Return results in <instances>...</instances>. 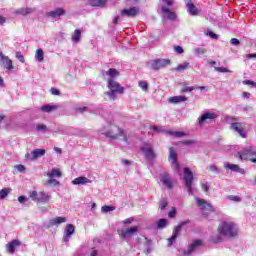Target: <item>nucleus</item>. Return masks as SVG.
<instances>
[{
	"mask_svg": "<svg viewBox=\"0 0 256 256\" xmlns=\"http://www.w3.org/2000/svg\"><path fill=\"white\" fill-rule=\"evenodd\" d=\"M218 233H220V235H223V237L232 239L233 237H237L239 233V226L235 222L224 221L219 224Z\"/></svg>",
	"mask_w": 256,
	"mask_h": 256,
	"instance_id": "nucleus-1",
	"label": "nucleus"
},
{
	"mask_svg": "<svg viewBox=\"0 0 256 256\" xmlns=\"http://www.w3.org/2000/svg\"><path fill=\"white\" fill-rule=\"evenodd\" d=\"M107 88L109 89V91H107L105 95H107L110 101H115V99H117L118 93H125V88L122 87L121 84H119L114 79H108Z\"/></svg>",
	"mask_w": 256,
	"mask_h": 256,
	"instance_id": "nucleus-2",
	"label": "nucleus"
},
{
	"mask_svg": "<svg viewBox=\"0 0 256 256\" xmlns=\"http://www.w3.org/2000/svg\"><path fill=\"white\" fill-rule=\"evenodd\" d=\"M235 157L240 160V161H251V163H256V152L253 151V147L249 146L246 147L240 151H238L235 154Z\"/></svg>",
	"mask_w": 256,
	"mask_h": 256,
	"instance_id": "nucleus-3",
	"label": "nucleus"
},
{
	"mask_svg": "<svg viewBox=\"0 0 256 256\" xmlns=\"http://www.w3.org/2000/svg\"><path fill=\"white\" fill-rule=\"evenodd\" d=\"M184 183L188 192V195H193V171L191 168L185 167L184 168Z\"/></svg>",
	"mask_w": 256,
	"mask_h": 256,
	"instance_id": "nucleus-4",
	"label": "nucleus"
},
{
	"mask_svg": "<svg viewBox=\"0 0 256 256\" xmlns=\"http://www.w3.org/2000/svg\"><path fill=\"white\" fill-rule=\"evenodd\" d=\"M147 65L153 71H159V69H164V67L171 65V60H169V59H154V60L148 61Z\"/></svg>",
	"mask_w": 256,
	"mask_h": 256,
	"instance_id": "nucleus-5",
	"label": "nucleus"
},
{
	"mask_svg": "<svg viewBox=\"0 0 256 256\" xmlns=\"http://www.w3.org/2000/svg\"><path fill=\"white\" fill-rule=\"evenodd\" d=\"M219 117V114L214 111H205L201 116L198 118V125L202 127V125H205V123H211L212 121H215Z\"/></svg>",
	"mask_w": 256,
	"mask_h": 256,
	"instance_id": "nucleus-6",
	"label": "nucleus"
},
{
	"mask_svg": "<svg viewBox=\"0 0 256 256\" xmlns=\"http://www.w3.org/2000/svg\"><path fill=\"white\" fill-rule=\"evenodd\" d=\"M30 199L35 201L36 203H49L51 201V196L45 192H37V191H32L30 192L29 195Z\"/></svg>",
	"mask_w": 256,
	"mask_h": 256,
	"instance_id": "nucleus-7",
	"label": "nucleus"
},
{
	"mask_svg": "<svg viewBox=\"0 0 256 256\" xmlns=\"http://www.w3.org/2000/svg\"><path fill=\"white\" fill-rule=\"evenodd\" d=\"M185 225H189V220L180 222L173 230L172 236L168 239V247H171L175 241H177V237L181 235V231H183V227Z\"/></svg>",
	"mask_w": 256,
	"mask_h": 256,
	"instance_id": "nucleus-8",
	"label": "nucleus"
},
{
	"mask_svg": "<svg viewBox=\"0 0 256 256\" xmlns=\"http://www.w3.org/2000/svg\"><path fill=\"white\" fill-rule=\"evenodd\" d=\"M200 247H203V240L195 239L192 241L187 249L182 250V253L186 256L193 255V253H195Z\"/></svg>",
	"mask_w": 256,
	"mask_h": 256,
	"instance_id": "nucleus-9",
	"label": "nucleus"
},
{
	"mask_svg": "<svg viewBox=\"0 0 256 256\" xmlns=\"http://www.w3.org/2000/svg\"><path fill=\"white\" fill-rule=\"evenodd\" d=\"M140 151H142L146 161H154L157 154H155V150L149 144H144L141 146Z\"/></svg>",
	"mask_w": 256,
	"mask_h": 256,
	"instance_id": "nucleus-10",
	"label": "nucleus"
},
{
	"mask_svg": "<svg viewBox=\"0 0 256 256\" xmlns=\"http://www.w3.org/2000/svg\"><path fill=\"white\" fill-rule=\"evenodd\" d=\"M137 231H139V227L138 226H132L130 228H125L119 231V236L121 237V239H127L128 237H133V235H135V233H137Z\"/></svg>",
	"mask_w": 256,
	"mask_h": 256,
	"instance_id": "nucleus-11",
	"label": "nucleus"
},
{
	"mask_svg": "<svg viewBox=\"0 0 256 256\" xmlns=\"http://www.w3.org/2000/svg\"><path fill=\"white\" fill-rule=\"evenodd\" d=\"M0 65L8 71H11V69H13V61L9 59V56H5L3 52H0Z\"/></svg>",
	"mask_w": 256,
	"mask_h": 256,
	"instance_id": "nucleus-12",
	"label": "nucleus"
},
{
	"mask_svg": "<svg viewBox=\"0 0 256 256\" xmlns=\"http://www.w3.org/2000/svg\"><path fill=\"white\" fill-rule=\"evenodd\" d=\"M185 4H186L189 15H191L192 17L199 16V13H201V10L195 7V4H193L191 0H185Z\"/></svg>",
	"mask_w": 256,
	"mask_h": 256,
	"instance_id": "nucleus-13",
	"label": "nucleus"
},
{
	"mask_svg": "<svg viewBox=\"0 0 256 256\" xmlns=\"http://www.w3.org/2000/svg\"><path fill=\"white\" fill-rule=\"evenodd\" d=\"M120 14L123 17H137V15H139V8L131 7L129 9H123L121 10Z\"/></svg>",
	"mask_w": 256,
	"mask_h": 256,
	"instance_id": "nucleus-14",
	"label": "nucleus"
},
{
	"mask_svg": "<svg viewBox=\"0 0 256 256\" xmlns=\"http://www.w3.org/2000/svg\"><path fill=\"white\" fill-rule=\"evenodd\" d=\"M196 201L199 209H201L202 211H205V209H207V211H214L213 205H211V203H208L205 199L196 198Z\"/></svg>",
	"mask_w": 256,
	"mask_h": 256,
	"instance_id": "nucleus-15",
	"label": "nucleus"
},
{
	"mask_svg": "<svg viewBox=\"0 0 256 256\" xmlns=\"http://www.w3.org/2000/svg\"><path fill=\"white\" fill-rule=\"evenodd\" d=\"M225 169H230V171H233L234 173H240V175H245V169L239 167L237 164H231V163H224Z\"/></svg>",
	"mask_w": 256,
	"mask_h": 256,
	"instance_id": "nucleus-16",
	"label": "nucleus"
},
{
	"mask_svg": "<svg viewBox=\"0 0 256 256\" xmlns=\"http://www.w3.org/2000/svg\"><path fill=\"white\" fill-rule=\"evenodd\" d=\"M124 131L123 130H118V134L113 133V130H108L106 132H102L101 135L104 137L113 140V139H119L123 135Z\"/></svg>",
	"mask_w": 256,
	"mask_h": 256,
	"instance_id": "nucleus-17",
	"label": "nucleus"
},
{
	"mask_svg": "<svg viewBox=\"0 0 256 256\" xmlns=\"http://www.w3.org/2000/svg\"><path fill=\"white\" fill-rule=\"evenodd\" d=\"M45 153H46L45 149H35L31 152V154H28V159H30V161H35V159H39V157H43Z\"/></svg>",
	"mask_w": 256,
	"mask_h": 256,
	"instance_id": "nucleus-18",
	"label": "nucleus"
},
{
	"mask_svg": "<svg viewBox=\"0 0 256 256\" xmlns=\"http://www.w3.org/2000/svg\"><path fill=\"white\" fill-rule=\"evenodd\" d=\"M75 233V226L73 224H67L65 229L64 242L67 243L71 239V235Z\"/></svg>",
	"mask_w": 256,
	"mask_h": 256,
	"instance_id": "nucleus-19",
	"label": "nucleus"
},
{
	"mask_svg": "<svg viewBox=\"0 0 256 256\" xmlns=\"http://www.w3.org/2000/svg\"><path fill=\"white\" fill-rule=\"evenodd\" d=\"M160 181L164 187H167V189H173V182H171L169 174H161Z\"/></svg>",
	"mask_w": 256,
	"mask_h": 256,
	"instance_id": "nucleus-20",
	"label": "nucleus"
},
{
	"mask_svg": "<svg viewBox=\"0 0 256 256\" xmlns=\"http://www.w3.org/2000/svg\"><path fill=\"white\" fill-rule=\"evenodd\" d=\"M15 247H21V241L15 239L6 245L8 253H15Z\"/></svg>",
	"mask_w": 256,
	"mask_h": 256,
	"instance_id": "nucleus-21",
	"label": "nucleus"
},
{
	"mask_svg": "<svg viewBox=\"0 0 256 256\" xmlns=\"http://www.w3.org/2000/svg\"><path fill=\"white\" fill-rule=\"evenodd\" d=\"M46 15L47 17H52V19H57V17L65 15V10L63 8H56L54 11H50Z\"/></svg>",
	"mask_w": 256,
	"mask_h": 256,
	"instance_id": "nucleus-22",
	"label": "nucleus"
},
{
	"mask_svg": "<svg viewBox=\"0 0 256 256\" xmlns=\"http://www.w3.org/2000/svg\"><path fill=\"white\" fill-rule=\"evenodd\" d=\"M169 161L172 165H176V169H179V163L177 162V152L172 147L169 148Z\"/></svg>",
	"mask_w": 256,
	"mask_h": 256,
	"instance_id": "nucleus-23",
	"label": "nucleus"
},
{
	"mask_svg": "<svg viewBox=\"0 0 256 256\" xmlns=\"http://www.w3.org/2000/svg\"><path fill=\"white\" fill-rule=\"evenodd\" d=\"M87 183H91V180L85 176L77 177L72 181V185H87Z\"/></svg>",
	"mask_w": 256,
	"mask_h": 256,
	"instance_id": "nucleus-24",
	"label": "nucleus"
},
{
	"mask_svg": "<svg viewBox=\"0 0 256 256\" xmlns=\"http://www.w3.org/2000/svg\"><path fill=\"white\" fill-rule=\"evenodd\" d=\"M61 223H67V218L63 216H58L49 221V226L53 227L55 225H61Z\"/></svg>",
	"mask_w": 256,
	"mask_h": 256,
	"instance_id": "nucleus-25",
	"label": "nucleus"
},
{
	"mask_svg": "<svg viewBox=\"0 0 256 256\" xmlns=\"http://www.w3.org/2000/svg\"><path fill=\"white\" fill-rule=\"evenodd\" d=\"M185 101H187L186 96H174L168 99V103H171L172 105H177V103H183Z\"/></svg>",
	"mask_w": 256,
	"mask_h": 256,
	"instance_id": "nucleus-26",
	"label": "nucleus"
},
{
	"mask_svg": "<svg viewBox=\"0 0 256 256\" xmlns=\"http://www.w3.org/2000/svg\"><path fill=\"white\" fill-rule=\"evenodd\" d=\"M57 109H59V106L50 104L43 105L40 107V111H43V113H51V111H55Z\"/></svg>",
	"mask_w": 256,
	"mask_h": 256,
	"instance_id": "nucleus-27",
	"label": "nucleus"
},
{
	"mask_svg": "<svg viewBox=\"0 0 256 256\" xmlns=\"http://www.w3.org/2000/svg\"><path fill=\"white\" fill-rule=\"evenodd\" d=\"M34 11L35 9L33 8H20L15 11V14L25 16V15H31V13H33Z\"/></svg>",
	"mask_w": 256,
	"mask_h": 256,
	"instance_id": "nucleus-28",
	"label": "nucleus"
},
{
	"mask_svg": "<svg viewBox=\"0 0 256 256\" xmlns=\"http://www.w3.org/2000/svg\"><path fill=\"white\" fill-rule=\"evenodd\" d=\"M107 77H109L108 79H113L115 81V79H117V77H119V71L115 68H110L107 72H106Z\"/></svg>",
	"mask_w": 256,
	"mask_h": 256,
	"instance_id": "nucleus-29",
	"label": "nucleus"
},
{
	"mask_svg": "<svg viewBox=\"0 0 256 256\" xmlns=\"http://www.w3.org/2000/svg\"><path fill=\"white\" fill-rule=\"evenodd\" d=\"M61 175V170L55 168H53L51 172L47 173V177H49V179H55V177H61Z\"/></svg>",
	"mask_w": 256,
	"mask_h": 256,
	"instance_id": "nucleus-30",
	"label": "nucleus"
},
{
	"mask_svg": "<svg viewBox=\"0 0 256 256\" xmlns=\"http://www.w3.org/2000/svg\"><path fill=\"white\" fill-rule=\"evenodd\" d=\"M189 69V62H183L182 64L178 65L174 71L177 73H183V71Z\"/></svg>",
	"mask_w": 256,
	"mask_h": 256,
	"instance_id": "nucleus-31",
	"label": "nucleus"
},
{
	"mask_svg": "<svg viewBox=\"0 0 256 256\" xmlns=\"http://www.w3.org/2000/svg\"><path fill=\"white\" fill-rule=\"evenodd\" d=\"M234 135H236L237 137H242V139H247V130L234 129Z\"/></svg>",
	"mask_w": 256,
	"mask_h": 256,
	"instance_id": "nucleus-32",
	"label": "nucleus"
},
{
	"mask_svg": "<svg viewBox=\"0 0 256 256\" xmlns=\"http://www.w3.org/2000/svg\"><path fill=\"white\" fill-rule=\"evenodd\" d=\"M72 41L73 43H79L81 41V30L76 29L72 34Z\"/></svg>",
	"mask_w": 256,
	"mask_h": 256,
	"instance_id": "nucleus-33",
	"label": "nucleus"
},
{
	"mask_svg": "<svg viewBox=\"0 0 256 256\" xmlns=\"http://www.w3.org/2000/svg\"><path fill=\"white\" fill-rule=\"evenodd\" d=\"M156 227H157V229H165V227H167V219H165V218H160V219L156 222Z\"/></svg>",
	"mask_w": 256,
	"mask_h": 256,
	"instance_id": "nucleus-34",
	"label": "nucleus"
},
{
	"mask_svg": "<svg viewBox=\"0 0 256 256\" xmlns=\"http://www.w3.org/2000/svg\"><path fill=\"white\" fill-rule=\"evenodd\" d=\"M35 59H37L39 63H43V60L45 59L43 49L36 50Z\"/></svg>",
	"mask_w": 256,
	"mask_h": 256,
	"instance_id": "nucleus-35",
	"label": "nucleus"
},
{
	"mask_svg": "<svg viewBox=\"0 0 256 256\" xmlns=\"http://www.w3.org/2000/svg\"><path fill=\"white\" fill-rule=\"evenodd\" d=\"M168 134L169 135H172V137H177V138H180V137H186L187 134L185 132H182V131H173V130H169L168 131Z\"/></svg>",
	"mask_w": 256,
	"mask_h": 256,
	"instance_id": "nucleus-36",
	"label": "nucleus"
},
{
	"mask_svg": "<svg viewBox=\"0 0 256 256\" xmlns=\"http://www.w3.org/2000/svg\"><path fill=\"white\" fill-rule=\"evenodd\" d=\"M90 5L92 7H103V5H105V2L103 0H90Z\"/></svg>",
	"mask_w": 256,
	"mask_h": 256,
	"instance_id": "nucleus-37",
	"label": "nucleus"
},
{
	"mask_svg": "<svg viewBox=\"0 0 256 256\" xmlns=\"http://www.w3.org/2000/svg\"><path fill=\"white\" fill-rule=\"evenodd\" d=\"M10 193H11V188H4L0 190V199H5V197H7V195H9Z\"/></svg>",
	"mask_w": 256,
	"mask_h": 256,
	"instance_id": "nucleus-38",
	"label": "nucleus"
},
{
	"mask_svg": "<svg viewBox=\"0 0 256 256\" xmlns=\"http://www.w3.org/2000/svg\"><path fill=\"white\" fill-rule=\"evenodd\" d=\"M211 241L212 243H221V241H223V237L221 236V234H218V235L212 236Z\"/></svg>",
	"mask_w": 256,
	"mask_h": 256,
	"instance_id": "nucleus-39",
	"label": "nucleus"
},
{
	"mask_svg": "<svg viewBox=\"0 0 256 256\" xmlns=\"http://www.w3.org/2000/svg\"><path fill=\"white\" fill-rule=\"evenodd\" d=\"M138 85L142 91H147V89H149V84L147 81H139Z\"/></svg>",
	"mask_w": 256,
	"mask_h": 256,
	"instance_id": "nucleus-40",
	"label": "nucleus"
},
{
	"mask_svg": "<svg viewBox=\"0 0 256 256\" xmlns=\"http://www.w3.org/2000/svg\"><path fill=\"white\" fill-rule=\"evenodd\" d=\"M214 69L218 73H232L231 70H229L228 68H225V67H214Z\"/></svg>",
	"mask_w": 256,
	"mask_h": 256,
	"instance_id": "nucleus-41",
	"label": "nucleus"
},
{
	"mask_svg": "<svg viewBox=\"0 0 256 256\" xmlns=\"http://www.w3.org/2000/svg\"><path fill=\"white\" fill-rule=\"evenodd\" d=\"M209 169L214 175H219L221 173V169L217 168L215 165H210Z\"/></svg>",
	"mask_w": 256,
	"mask_h": 256,
	"instance_id": "nucleus-42",
	"label": "nucleus"
},
{
	"mask_svg": "<svg viewBox=\"0 0 256 256\" xmlns=\"http://www.w3.org/2000/svg\"><path fill=\"white\" fill-rule=\"evenodd\" d=\"M168 205H169V203L167 202V200L162 199V200L160 201V205H159L160 211H163V210L167 209V206H168Z\"/></svg>",
	"mask_w": 256,
	"mask_h": 256,
	"instance_id": "nucleus-43",
	"label": "nucleus"
},
{
	"mask_svg": "<svg viewBox=\"0 0 256 256\" xmlns=\"http://www.w3.org/2000/svg\"><path fill=\"white\" fill-rule=\"evenodd\" d=\"M195 55H205L207 53V50L205 48H194Z\"/></svg>",
	"mask_w": 256,
	"mask_h": 256,
	"instance_id": "nucleus-44",
	"label": "nucleus"
},
{
	"mask_svg": "<svg viewBox=\"0 0 256 256\" xmlns=\"http://www.w3.org/2000/svg\"><path fill=\"white\" fill-rule=\"evenodd\" d=\"M47 184L50 185L51 187H59V181L53 179V178H50L48 181H47Z\"/></svg>",
	"mask_w": 256,
	"mask_h": 256,
	"instance_id": "nucleus-45",
	"label": "nucleus"
},
{
	"mask_svg": "<svg viewBox=\"0 0 256 256\" xmlns=\"http://www.w3.org/2000/svg\"><path fill=\"white\" fill-rule=\"evenodd\" d=\"M175 215H177V208L172 207V210L168 213L169 219H175Z\"/></svg>",
	"mask_w": 256,
	"mask_h": 256,
	"instance_id": "nucleus-46",
	"label": "nucleus"
},
{
	"mask_svg": "<svg viewBox=\"0 0 256 256\" xmlns=\"http://www.w3.org/2000/svg\"><path fill=\"white\" fill-rule=\"evenodd\" d=\"M16 59H18V61H20V63H25V56H23V54L21 52H16Z\"/></svg>",
	"mask_w": 256,
	"mask_h": 256,
	"instance_id": "nucleus-47",
	"label": "nucleus"
},
{
	"mask_svg": "<svg viewBox=\"0 0 256 256\" xmlns=\"http://www.w3.org/2000/svg\"><path fill=\"white\" fill-rule=\"evenodd\" d=\"M227 199H229V201H235L236 203L241 202V198H239V196H235V195H229V196H227Z\"/></svg>",
	"mask_w": 256,
	"mask_h": 256,
	"instance_id": "nucleus-48",
	"label": "nucleus"
},
{
	"mask_svg": "<svg viewBox=\"0 0 256 256\" xmlns=\"http://www.w3.org/2000/svg\"><path fill=\"white\" fill-rule=\"evenodd\" d=\"M206 35H208V37H211V39H219V35L215 34V32H213L211 30H208Z\"/></svg>",
	"mask_w": 256,
	"mask_h": 256,
	"instance_id": "nucleus-49",
	"label": "nucleus"
},
{
	"mask_svg": "<svg viewBox=\"0 0 256 256\" xmlns=\"http://www.w3.org/2000/svg\"><path fill=\"white\" fill-rule=\"evenodd\" d=\"M230 43H231V45H233L234 47H237V46L241 45V41H239V39H237V38H232V39L230 40Z\"/></svg>",
	"mask_w": 256,
	"mask_h": 256,
	"instance_id": "nucleus-50",
	"label": "nucleus"
},
{
	"mask_svg": "<svg viewBox=\"0 0 256 256\" xmlns=\"http://www.w3.org/2000/svg\"><path fill=\"white\" fill-rule=\"evenodd\" d=\"M15 169H17V171H19L20 173H25V165L23 164H18L15 166Z\"/></svg>",
	"mask_w": 256,
	"mask_h": 256,
	"instance_id": "nucleus-51",
	"label": "nucleus"
},
{
	"mask_svg": "<svg viewBox=\"0 0 256 256\" xmlns=\"http://www.w3.org/2000/svg\"><path fill=\"white\" fill-rule=\"evenodd\" d=\"M174 51H175V53H177L178 55H182V53H184L183 47H181V46H175V47H174Z\"/></svg>",
	"mask_w": 256,
	"mask_h": 256,
	"instance_id": "nucleus-52",
	"label": "nucleus"
},
{
	"mask_svg": "<svg viewBox=\"0 0 256 256\" xmlns=\"http://www.w3.org/2000/svg\"><path fill=\"white\" fill-rule=\"evenodd\" d=\"M18 201L19 203H21V205L27 203V201H29V198L25 197V196H20L18 197Z\"/></svg>",
	"mask_w": 256,
	"mask_h": 256,
	"instance_id": "nucleus-53",
	"label": "nucleus"
},
{
	"mask_svg": "<svg viewBox=\"0 0 256 256\" xmlns=\"http://www.w3.org/2000/svg\"><path fill=\"white\" fill-rule=\"evenodd\" d=\"M195 87L190 86V87H184L182 88V93H191V91H194Z\"/></svg>",
	"mask_w": 256,
	"mask_h": 256,
	"instance_id": "nucleus-54",
	"label": "nucleus"
},
{
	"mask_svg": "<svg viewBox=\"0 0 256 256\" xmlns=\"http://www.w3.org/2000/svg\"><path fill=\"white\" fill-rule=\"evenodd\" d=\"M102 211L103 213H109L110 211H113V207L107 205L102 206Z\"/></svg>",
	"mask_w": 256,
	"mask_h": 256,
	"instance_id": "nucleus-55",
	"label": "nucleus"
},
{
	"mask_svg": "<svg viewBox=\"0 0 256 256\" xmlns=\"http://www.w3.org/2000/svg\"><path fill=\"white\" fill-rule=\"evenodd\" d=\"M50 92H51V95H61V92L55 87L51 88Z\"/></svg>",
	"mask_w": 256,
	"mask_h": 256,
	"instance_id": "nucleus-56",
	"label": "nucleus"
},
{
	"mask_svg": "<svg viewBox=\"0 0 256 256\" xmlns=\"http://www.w3.org/2000/svg\"><path fill=\"white\" fill-rule=\"evenodd\" d=\"M231 129H241V123H239V122L232 123Z\"/></svg>",
	"mask_w": 256,
	"mask_h": 256,
	"instance_id": "nucleus-57",
	"label": "nucleus"
},
{
	"mask_svg": "<svg viewBox=\"0 0 256 256\" xmlns=\"http://www.w3.org/2000/svg\"><path fill=\"white\" fill-rule=\"evenodd\" d=\"M201 187H202V191H204V193H207V191H209V185L207 183H202Z\"/></svg>",
	"mask_w": 256,
	"mask_h": 256,
	"instance_id": "nucleus-58",
	"label": "nucleus"
},
{
	"mask_svg": "<svg viewBox=\"0 0 256 256\" xmlns=\"http://www.w3.org/2000/svg\"><path fill=\"white\" fill-rule=\"evenodd\" d=\"M195 143V140H184L182 141L183 145H193Z\"/></svg>",
	"mask_w": 256,
	"mask_h": 256,
	"instance_id": "nucleus-59",
	"label": "nucleus"
},
{
	"mask_svg": "<svg viewBox=\"0 0 256 256\" xmlns=\"http://www.w3.org/2000/svg\"><path fill=\"white\" fill-rule=\"evenodd\" d=\"M121 163H122V165H125V167L131 165V161H129L127 159H122Z\"/></svg>",
	"mask_w": 256,
	"mask_h": 256,
	"instance_id": "nucleus-60",
	"label": "nucleus"
},
{
	"mask_svg": "<svg viewBox=\"0 0 256 256\" xmlns=\"http://www.w3.org/2000/svg\"><path fill=\"white\" fill-rule=\"evenodd\" d=\"M242 97H243L244 99H249V98L251 97V93H249V92H243V93H242Z\"/></svg>",
	"mask_w": 256,
	"mask_h": 256,
	"instance_id": "nucleus-61",
	"label": "nucleus"
},
{
	"mask_svg": "<svg viewBox=\"0 0 256 256\" xmlns=\"http://www.w3.org/2000/svg\"><path fill=\"white\" fill-rule=\"evenodd\" d=\"M246 57H247V59H256V53L247 54Z\"/></svg>",
	"mask_w": 256,
	"mask_h": 256,
	"instance_id": "nucleus-62",
	"label": "nucleus"
},
{
	"mask_svg": "<svg viewBox=\"0 0 256 256\" xmlns=\"http://www.w3.org/2000/svg\"><path fill=\"white\" fill-rule=\"evenodd\" d=\"M36 129H47V126L45 124H38Z\"/></svg>",
	"mask_w": 256,
	"mask_h": 256,
	"instance_id": "nucleus-63",
	"label": "nucleus"
},
{
	"mask_svg": "<svg viewBox=\"0 0 256 256\" xmlns=\"http://www.w3.org/2000/svg\"><path fill=\"white\" fill-rule=\"evenodd\" d=\"M83 111H87V107H80V108H77V112L78 113H83Z\"/></svg>",
	"mask_w": 256,
	"mask_h": 256,
	"instance_id": "nucleus-64",
	"label": "nucleus"
}]
</instances>
